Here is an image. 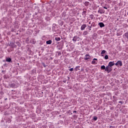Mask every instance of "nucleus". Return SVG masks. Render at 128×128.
Returning <instances> with one entry per match:
<instances>
[{"label": "nucleus", "mask_w": 128, "mask_h": 128, "mask_svg": "<svg viewBox=\"0 0 128 128\" xmlns=\"http://www.w3.org/2000/svg\"><path fill=\"white\" fill-rule=\"evenodd\" d=\"M106 50H102V52H101V54H106Z\"/></svg>", "instance_id": "17"}, {"label": "nucleus", "mask_w": 128, "mask_h": 128, "mask_svg": "<svg viewBox=\"0 0 128 128\" xmlns=\"http://www.w3.org/2000/svg\"><path fill=\"white\" fill-rule=\"evenodd\" d=\"M104 8H105V10H108V8H106V6H104Z\"/></svg>", "instance_id": "23"}, {"label": "nucleus", "mask_w": 128, "mask_h": 128, "mask_svg": "<svg viewBox=\"0 0 128 128\" xmlns=\"http://www.w3.org/2000/svg\"><path fill=\"white\" fill-rule=\"evenodd\" d=\"M8 100V98H6L5 100Z\"/></svg>", "instance_id": "28"}, {"label": "nucleus", "mask_w": 128, "mask_h": 128, "mask_svg": "<svg viewBox=\"0 0 128 128\" xmlns=\"http://www.w3.org/2000/svg\"><path fill=\"white\" fill-rule=\"evenodd\" d=\"M84 6H88V5L90 4V2H86L84 3Z\"/></svg>", "instance_id": "9"}, {"label": "nucleus", "mask_w": 128, "mask_h": 128, "mask_svg": "<svg viewBox=\"0 0 128 128\" xmlns=\"http://www.w3.org/2000/svg\"><path fill=\"white\" fill-rule=\"evenodd\" d=\"M90 58H91L90 56L88 54H86L85 56V58H84V60H90Z\"/></svg>", "instance_id": "3"}, {"label": "nucleus", "mask_w": 128, "mask_h": 128, "mask_svg": "<svg viewBox=\"0 0 128 128\" xmlns=\"http://www.w3.org/2000/svg\"><path fill=\"white\" fill-rule=\"evenodd\" d=\"M101 70H106V66L104 65L101 66Z\"/></svg>", "instance_id": "18"}, {"label": "nucleus", "mask_w": 128, "mask_h": 128, "mask_svg": "<svg viewBox=\"0 0 128 128\" xmlns=\"http://www.w3.org/2000/svg\"><path fill=\"white\" fill-rule=\"evenodd\" d=\"M120 102V103L121 102Z\"/></svg>", "instance_id": "31"}, {"label": "nucleus", "mask_w": 128, "mask_h": 128, "mask_svg": "<svg viewBox=\"0 0 128 128\" xmlns=\"http://www.w3.org/2000/svg\"><path fill=\"white\" fill-rule=\"evenodd\" d=\"M92 26V25H91L90 26H89V28H90L89 30H92V29H91Z\"/></svg>", "instance_id": "22"}, {"label": "nucleus", "mask_w": 128, "mask_h": 128, "mask_svg": "<svg viewBox=\"0 0 128 128\" xmlns=\"http://www.w3.org/2000/svg\"><path fill=\"white\" fill-rule=\"evenodd\" d=\"M6 62H12V59L10 58H6Z\"/></svg>", "instance_id": "13"}, {"label": "nucleus", "mask_w": 128, "mask_h": 128, "mask_svg": "<svg viewBox=\"0 0 128 128\" xmlns=\"http://www.w3.org/2000/svg\"><path fill=\"white\" fill-rule=\"evenodd\" d=\"M80 66H76V69H75L76 72H78V70H80Z\"/></svg>", "instance_id": "16"}, {"label": "nucleus", "mask_w": 128, "mask_h": 128, "mask_svg": "<svg viewBox=\"0 0 128 128\" xmlns=\"http://www.w3.org/2000/svg\"><path fill=\"white\" fill-rule=\"evenodd\" d=\"M70 72H73L74 71V68H71L69 69Z\"/></svg>", "instance_id": "20"}, {"label": "nucleus", "mask_w": 128, "mask_h": 128, "mask_svg": "<svg viewBox=\"0 0 128 128\" xmlns=\"http://www.w3.org/2000/svg\"><path fill=\"white\" fill-rule=\"evenodd\" d=\"M123 36H124V38H128V32L125 33V34Z\"/></svg>", "instance_id": "15"}, {"label": "nucleus", "mask_w": 128, "mask_h": 128, "mask_svg": "<svg viewBox=\"0 0 128 128\" xmlns=\"http://www.w3.org/2000/svg\"><path fill=\"white\" fill-rule=\"evenodd\" d=\"M112 126H110V128H112Z\"/></svg>", "instance_id": "30"}, {"label": "nucleus", "mask_w": 128, "mask_h": 128, "mask_svg": "<svg viewBox=\"0 0 128 128\" xmlns=\"http://www.w3.org/2000/svg\"><path fill=\"white\" fill-rule=\"evenodd\" d=\"M102 56H104V55H102Z\"/></svg>", "instance_id": "29"}, {"label": "nucleus", "mask_w": 128, "mask_h": 128, "mask_svg": "<svg viewBox=\"0 0 128 128\" xmlns=\"http://www.w3.org/2000/svg\"><path fill=\"white\" fill-rule=\"evenodd\" d=\"M73 112H76V111H74Z\"/></svg>", "instance_id": "25"}, {"label": "nucleus", "mask_w": 128, "mask_h": 128, "mask_svg": "<svg viewBox=\"0 0 128 128\" xmlns=\"http://www.w3.org/2000/svg\"><path fill=\"white\" fill-rule=\"evenodd\" d=\"M92 64H98V59L94 58L92 62Z\"/></svg>", "instance_id": "4"}, {"label": "nucleus", "mask_w": 128, "mask_h": 128, "mask_svg": "<svg viewBox=\"0 0 128 128\" xmlns=\"http://www.w3.org/2000/svg\"><path fill=\"white\" fill-rule=\"evenodd\" d=\"M86 28V24H83L80 28L81 30H84Z\"/></svg>", "instance_id": "5"}, {"label": "nucleus", "mask_w": 128, "mask_h": 128, "mask_svg": "<svg viewBox=\"0 0 128 128\" xmlns=\"http://www.w3.org/2000/svg\"><path fill=\"white\" fill-rule=\"evenodd\" d=\"M77 40H78V36H74L72 39L73 42H76Z\"/></svg>", "instance_id": "8"}, {"label": "nucleus", "mask_w": 128, "mask_h": 128, "mask_svg": "<svg viewBox=\"0 0 128 128\" xmlns=\"http://www.w3.org/2000/svg\"><path fill=\"white\" fill-rule=\"evenodd\" d=\"M47 44H52V40H49L46 42Z\"/></svg>", "instance_id": "12"}, {"label": "nucleus", "mask_w": 128, "mask_h": 128, "mask_svg": "<svg viewBox=\"0 0 128 128\" xmlns=\"http://www.w3.org/2000/svg\"><path fill=\"white\" fill-rule=\"evenodd\" d=\"M99 26H100V28L104 27V23H102V22H100L99 23Z\"/></svg>", "instance_id": "7"}, {"label": "nucleus", "mask_w": 128, "mask_h": 128, "mask_svg": "<svg viewBox=\"0 0 128 128\" xmlns=\"http://www.w3.org/2000/svg\"><path fill=\"white\" fill-rule=\"evenodd\" d=\"M88 24H90V22H89V23H88Z\"/></svg>", "instance_id": "27"}, {"label": "nucleus", "mask_w": 128, "mask_h": 128, "mask_svg": "<svg viewBox=\"0 0 128 128\" xmlns=\"http://www.w3.org/2000/svg\"><path fill=\"white\" fill-rule=\"evenodd\" d=\"M104 58L105 60H108V55L105 56Z\"/></svg>", "instance_id": "19"}, {"label": "nucleus", "mask_w": 128, "mask_h": 128, "mask_svg": "<svg viewBox=\"0 0 128 128\" xmlns=\"http://www.w3.org/2000/svg\"><path fill=\"white\" fill-rule=\"evenodd\" d=\"M112 67H111L110 66H106L105 70L106 72H107L108 73V72H112Z\"/></svg>", "instance_id": "1"}, {"label": "nucleus", "mask_w": 128, "mask_h": 128, "mask_svg": "<svg viewBox=\"0 0 128 128\" xmlns=\"http://www.w3.org/2000/svg\"><path fill=\"white\" fill-rule=\"evenodd\" d=\"M86 34H88V31H84L83 32L82 35L83 36H86Z\"/></svg>", "instance_id": "10"}, {"label": "nucleus", "mask_w": 128, "mask_h": 128, "mask_svg": "<svg viewBox=\"0 0 128 128\" xmlns=\"http://www.w3.org/2000/svg\"><path fill=\"white\" fill-rule=\"evenodd\" d=\"M56 40V42H60V37H56L55 38Z\"/></svg>", "instance_id": "14"}, {"label": "nucleus", "mask_w": 128, "mask_h": 128, "mask_svg": "<svg viewBox=\"0 0 128 128\" xmlns=\"http://www.w3.org/2000/svg\"><path fill=\"white\" fill-rule=\"evenodd\" d=\"M118 62L115 64V66H118Z\"/></svg>", "instance_id": "24"}, {"label": "nucleus", "mask_w": 128, "mask_h": 128, "mask_svg": "<svg viewBox=\"0 0 128 128\" xmlns=\"http://www.w3.org/2000/svg\"><path fill=\"white\" fill-rule=\"evenodd\" d=\"M98 14H104L106 12V10L104 9H102L100 8H99L98 10Z\"/></svg>", "instance_id": "2"}, {"label": "nucleus", "mask_w": 128, "mask_h": 128, "mask_svg": "<svg viewBox=\"0 0 128 128\" xmlns=\"http://www.w3.org/2000/svg\"><path fill=\"white\" fill-rule=\"evenodd\" d=\"M94 120H98V117L94 116Z\"/></svg>", "instance_id": "21"}, {"label": "nucleus", "mask_w": 128, "mask_h": 128, "mask_svg": "<svg viewBox=\"0 0 128 128\" xmlns=\"http://www.w3.org/2000/svg\"><path fill=\"white\" fill-rule=\"evenodd\" d=\"M84 12H86V11H84L83 12V13L84 14Z\"/></svg>", "instance_id": "26"}, {"label": "nucleus", "mask_w": 128, "mask_h": 128, "mask_svg": "<svg viewBox=\"0 0 128 128\" xmlns=\"http://www.w3.org/2000/svg\"><path fill=\"white\" fill-rule=\"evenodd\" d=\"M118 64H120V66H122V62L120 60H118L117 62Z\"/></svg>", "instance_id": "11"}, {"label": "nucleus", "mask_w": 128, "mask_h": 128, "mask_svg": "<svg viewBox=\"0 0 128 128\" xmlns=\"http://www.w3.org/2000/svg\"><path fill=\"white\" fill-rule=\"evenodd\" d=\"M108 66H110L111 68L113 66H114V62H109Z\"/></svg>", "instance_id": "6"}]
</instances>
